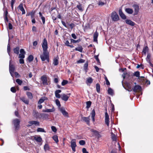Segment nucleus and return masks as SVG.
Instances as JSON below:
<instances>
[{"label": "nucleus", "mask_w": 153, "mask_h": 153, "mask_svg": "<svg viewBox=\"0 0 153 153\" xmlns=\"http://www.w3.org/2000/svg\"><path fill=\"white\" fill-rule=\"evenodd\" d=\"M43 50V55H40V58L42 61L46 60L48 62H49V53L48 51V45L47 40L45 38L42 44Z\"/></svg>", "instance_id": "obj_1"}, {"label": "nucleus", "mask_w": 153, "mask_h": 153, "mask_svg": "<svg viewBox=\"0 0 153 153\" xmlns=\"http://www.w3.org/2000/svg\"><path fill=\"white\" fill-rule=\"evenodd\" d=\"M20 120L18 119H14L12 121V123L14 125L15 131H17L20 128Z\"/></svg>", "instance_id": "obj_2"}, {"label": "nucleus", "mask_w": 153, "mask_h": 153, "mask_svg": "<svg viewBox=\"0 0 153 153\" xmlns=\"http://www.w3.org/2000/svg\"><path fill=\"white\" fill-rule=\"evenodd\" d=\"M111 17L113 22H117L120 20V17L118 14L115 11H113L111 13Z\"/></svg>", "instance_id": "obj_3"}, {"label": "nucleus", "mask_w": 153, "mask_h": 153, "mask_svg": "<svg viewBox=\"0 0 153 153\" xmlns=\"http://www.w3.org/2000/svg\"><path fill=\"white\" fill-rule=\"evenodd\" d=\"M41 79L42 82V83L44 85H48L47 77L46 75H43L41 77Z\"/></svg>", "instance_id": "obj_4"}, {"label": "nucleus", "mask_w": 153, "mask_h": 153, "mask_svg": "<svg viewBox=\"0 0 153 153\" xmlns=\"http://www.w3.org/2000/svg\"><path fill=\"white\" fill-rule=\"evenodd\" d=\"M3 10L4 11V20L5 22H7L8 21V18L7 17V15L8 14L7 9L6 7L5 8L4 7L3 8Z\"/></svg>", "instance_id": "obj_5"}, {"label": "nucleus", "mask_w": 153, "mask_h": 153, "mask_svg": "<svg viewBox=\"0 0 153 153\" xmlns=\"http://www.w3.org/2000/svg\"><path fill=\"white\" fill-rule=\"evenodd\" d=\"M75 139H73L71 142V147L73 151L74 152H75L76 149L75 148L76 146Z\"/></svg>", "instance_id": "obj_6"}, {"label": "nucleus", "mask_w": 153, "mask_h": 153, "mask_svg": "<svg viewBox=\"0 0 153 153\" xmlns=\"http://www.w3.org/2000/svg\"><path fill=\"white\" fill-rule=\"evenodd\" d=\"M90 117L89 116L87 117H81V120L85 122L88 126L90 125Z\"/></svg>", "instance_id": "obj_7"}, {"label": "nucleus", "mask_w": 153, "mask_h": 153, "mask_svg": "<svg viewBox=\"0 0 153 153\" xmlns=\"http://www.w3.org/2000/svg\"><path fill=\"white\" fill-rule=\"evenodd\" d=\"M11 60L10 61L9 72L11 76L12 77H13V75L12 73L14 72L15 71V67L13 65L11 64Z\"/></svg>", "instance_id": "obj_8"}, {"label": "nucleus", "mask_w": 153, "mask_h": 153, "mask_svg": "<svg viewBox=\"0 0 153 153\" xmlns=\"http://www.w3.org/2000/svg\"><path fill=\"white\" fill-rule=\"evenodd\" d=\"M106 112L105 113V123L108 126H109V116L107 112V109H106Z\"/></svg>", "instance_id": "obj_9"}, {"label": "nucleus", "mask_w": 153, "mask_h": 153, "mask_svg": "<svg viewBox=\"0 0 153 153\" xmlns=\"http://www.w3.org/2000/svg\"><path fill=\"white\" fill-rule=\"evenodd\" d=\"M132 90L134 92H137L141 91L142 88L141 86L139 85H135L132 88Z\"/></svg>", "instance_id": "obj_10"}, {"label": "nucleus", "mask_w": 153, "mask_h": 153, "mask_svg": "<svg viewBox=\"0 0 153 153\" xmlns=\"http://www.w3.org/2000/svg\"><path fill=\"white\" fill-rule=\"evenodd\" d=\"M90 130L91 132L94 133V135L97 137V138L99 139L101 137V135L99 134V132L98 131L93 129H91Z\"/></svg>", "instance_id": "obj_11"}, {"label": "nucleus", "mask_w": 153, "mask_h": 153, "mask_svg": "<svg viewBox=\"0 0 153 153\" xmlns=\"http://www.w3.org/2000/svg\"><path fill=\"white\" fill-rule=\"evenodd\" d=\"M133 7L134 9V15H137L139 10V5L134 4L133 5Z\"/></svg>", "instance_id": "obj_12"}, {"label": "nucleus", "mask_w": 153, "mask_h": 153, "mask_svg": "<svg viewBox=\"0 0 153 153\" xmlns=\"http://www.w3.org/2000/svg\"><path fill=\"white\" fill-rule=\"evenodd\" d=\"M60 111L64 116L68 117V113L65 111L64 108L63 107L60 108Z\"/></svg>", "instance_id": "obj_13"}, {"label": "nucleus", "mask_w": 153, "mask_h": 153, "mask_svg": "<svg viewBox=\"0 0 153 153\" xmlns=\"http://www.w3.org/2000/svg\"><path fill=\"white\" fill-rule=\"evenodd\" d=\"M119 14L121 17V18L125 20L126 19V16L122 12V10L121 9H120L119 10Z\"/></svg>", "instance_id": "obj_14"}, {"label": "nucleus", "mask_w": 153, "mask_h": 153, "mask_svg": "<svg viewBox=\"0 0 153 153\" xmlns=\"http://www.w3.org/2000/svg\"><path fill=\"white\" fill-rule=\"evenodd\" d=\"M32 114L33 116L37 119L40 118V114L36 110H33V111Z\"/></svg>", "instance_id": "obj_15"}, {"label": "nucleus", "mask_w": 153, "mask_h": 153, "mask_svg": "<svg viewBox=\"0 0 153 153\" xmlns=\"http://www.w3.org/2000/svg\"><path fill=\"white\" fill-rule=\"evenodd\" d=\"M18 8L19 10L22 12V14H24L25 13V10L23 7V4L22 3H21L18 6Z\"/></svg>", "instance_id": "obj_16"}, {"label": "nucleus", "mask_w": 153, "mask_h": 153, "mask_svg": "<svg viewBox=\"0 0 153 153\" xmlns=\"http://www.w3.org/2000/svg\"><path fill=\"white\" fill-rule=\"evenodd\" d=\"M19 99L20 100L23 102L25 104L28 105L29 103V100H28L26 99L25 97H20Z\"/></svg>", "instance_id": "obj_17"}, {"label": "nucleus", "mask_w": 153, "mask_h": 153, "mask_svg": "<svg viewBox=\"0 0 153 153\" xmlns=\"http://www.w3.org/2000/svg\"><path fill=\"white\" fill-rule=\"evenodd\" d=\"M151 54L149 53H147V57L146 58V59L147 62L149 63L151 65H153L151 63Z\"/></svg>", "instance_id": "obj_18"}, {"label": "nucleus", "mask_w": 153, "mask_h": 153, "mask_svg": "<svg viewBox=\"0 0 153 153\" xmlns=\"http://www.w3.org/2000/svg\"><path fill=\"white\" fill-rule=\"evenodd\" d=\"M29 124L31 125H35V126H40V123L39 121H31L29 122Z\"/></svg>", "instance_id": "obj_19"}, {"label": "nucleus", "mask_w": 153, "mask_h": 153, "mask_svg": "<svg viewBox=\"0 0 153 153\" xmlns=\"http://www.w3.org/2000/svg\"><path fill=\"white\" fill-rule=\"evenodd\" d=\"M59 57L57 56L54 58L53 59V64L55 66L59 64Z\"/></svg>", "instance_id": "obj_20"}, {"label": "nucleus", "mask_w": 153, "mask_h": 153, "mask_svg": "<svg viewBox=\"0 0 153 153\" xmlns=\"http://www.w3.org/2000/svg\"><path fill=\"white\" fill-rule=\"evenodd\" d=\"M98 36V33L97 30L94 33L93 35V40L94 42L97 41V38Z\"/></svg>", "instance_id": "obj_21"}, {"label": "nucleus", "mask_w": 153, "mask_h": 153, "mask_svg": "<svg viewBox=\"0 0 153 153\" xmlns=\"http://www.w3.org/2000/svg\"><path fill=\"white\" fill-rule=\"evenodd\" d=\"M126 24L131 26H134L135 25V23L129 19H126Z\"/></svg>", "instance_id": "obj_22"}, {"label": "nucleus", "mask_w": 153, "mask_h": 153, "mask_svg": "<svg viewBox=\"0 0 153 153\" xmlns=\"http://www.w3.org/2000/svg\"><path fill=\"white\" fill-rule=\"evenodd\" d=\"M95 111L94 109L92 110L91 114V117L92 118V120L93 122L95 121Z\"/></svg>", "instance_id": "obj_23"}, {"label": "nucleus", "mask_w": 153, "mask_h": 153, "mask_svg": "<svg viewBox=\"0 0 153 153\" xmlns=\"http://www.w3.org/2000/svg\"><path fill=\"white\" fill-rule=\"evenodd\" d=\"M61 91L60 90H57L55 92V96L56 98H59L60 97V95L59 94V93L61 92Z\"/></svg>", "instance_id": "obj_24"}, {"label": "nucleus", "mask_w": 153, "mask_h": 153, "mask_svg": "<svg viewBox=\"0 0 153 153\" xmlns=\"http://www.w3.org/2000/svg\"><path fill=\"white\" fill-rule=\"evenodd\" d=\"M55 111V109L53 107L51 109H47L46 110H42V111L44 112H54Z\"/></svg>", "instance_id": "obj_25"}, {"label": "nucleus", "mask_w": 153, "mask_h": 153, "mask_svg": "<svg viewBox=\"0 0 153 153\" xmlns=\"http://www.w3.org/2000/svg\"><path fill=\"white\" fill-rule=\"evenodd\" d=\"M69 98V97L67 95L65 94H63L62 95L61 98L62 100L65 101H66L68 100Z\"/></svg>", "instance_id": "obj_26"}, {"label": "nucleus", "mask_w": 153, "mask_h": 153, "mask_svg": "<svg viewBox=\"0 0 153 153\" xmlns=\"http://www.w3.org/2000/svg\"><path fill=\"white\" fill-rule=\"evenodd\" d=\"M47 99L48 98L46 97H42L39 100L38 102V104H40L42 103H43L44 101L47 100Z\"/></svg>", "instance_id": "obj_27"}, {"label": "nucleus", "mask_w": 153, "mask_h": 153, "mask_svg": "<svg viewBox=\"0 0 153 153\" xmlns=\"http://www.w3.org/2000/svg\"><path fill=\"white\" fill-rule=\"evenodd\" d=\"M34 140H36L37 142L39 143L41 142L42 140V138L40 136L37 137V136H35L34 137Z\"/></svg>", "instance_id": "obj_28"}, {"label": "nucleus", "mask_w": 153, "mask_h": 153, "mask_svg": "<svg viewBox=\"0 0 153 153\" xmlns=\"http://www.w3.org/2000/svg\"><path fill=\"white\" fill-rule=\"evenodd\" d=\"M126 12L129 14H131L133 12V10L130 8H126L125 10Z\"/></svg>", "instance_id": "obj_29"}, {"label": "nucleus", "mask_w": 153, "mask_h": 153, "mask_svg": "<svg viewBox=\"0 0 153 153\" xmlns=\"http://www.w3.org/2000/svg\"><path fill=\"white\" fill-rule=\"evenodd\" d=\"M26 95L28 98L30 100H32L33 98V96L32 93L30 92H26Z\"/></svg>", "instance_id": "obj_30"}, {"label": "nucleus", "mask_w": 153, "mask_h": 153, "mask_svg": "<svg viewBox=\"0 0 153 153\" xmlns=\"http://www.w3.org/2000/svg\"><path fill=\"white\" fill-rule=\"evenodd\" d=\"M149 50V48L148 46H146L144 47L142 51V53L145 55H146L147 51Z\"/></svg>", "instance_id": "obj_31"}, {"label": "nucleus", "mask_w": 153, "mask_h": 153, "mask_svg": "<svg viewBox=\"0 0 153 153\" xmlns=\"http://www.w3.org/2000/svg\"><path fill=\"white\" fill-rule=\"evenodd\" d=\"M111 138L113 141H117V137L115 134L112 132L111 133Z\"/></svg>", "instance_id": "obj_32"}, {"label": "nucleus", "mask_w": 153, "mask_h": 153, "mask_svg": "<svg viewBox=\"0 0 153 153\" xmlns=\"http://www.w3.org/2000/svg\"><path fill=\"white\" fill-rule=\"evenodd\" d=\"M76 7L80 10L82 11L83 10L82 4L79 2V4L76 6Z\"/></svg>", "instance_id": "obj_33"}, {"label": "nucleus", "mask_w": 153, "mask_h": 153, "mask_svg": "<svg viewBox=\"0 0 153 153\" xmlns=\"http://www.w3.org/2000/svg\"><path fill=\"white\" fill-rule=\"evenodd\" d=\"M44 149L45 152L49 150L50 148L49 145L48 144H45L44 146Z\"/></svg>", "instance_id": "obj_34"}, {"label": "nucleus", "mask_w": 153, "mask_h": 153, "mask_svg": "<svg viewBox=\"0 0 153 153\" xmlns=\"http://www.w3.org/2000/svg\"><path fill=\"white\" fill-rule=\"evenodd\" d=\"M19 47L14 48L13 50L14 53L16 54H19Z\"/></svg>", "instance_id": "obj_35"}, {"label": "nucleus", "mask_w": 153, "mask_h": 153, "mask_svg": "<svg viewBox=\"0 0 153 153\" xmlns=\"http://www.w3.org/2000/svg\"><path fill=\"white\" fill-rule=\"evenodd\" d=\"M51 18L53 21H55L56 19V15L55 12L52 13L51 15Z\"/></svg>", "instance_id": "obj_36"}, {"label": "nucleus", "mask_w": 153, "mask_h": 153, "mask_svg": "<svg viewBox=\"0 0 153 153\" xmlns=\"http://www.w3.org/2000/svg\"><path fill=\"white\" fill-rule=\"evenodd\" d=\"M100 85L97 83L96 85V89L97 93H99L100 92Z\"/></svg>", "instance_id": "obj_37"}, {"label": "nucleus", "mask_w": 153, "mask_h": 153, "mask_svg": "<svg viewBox=\"0 0 153 153\" xmlns=\"http://www.w3.org/2000/svg\"><path fill=\"white\" fill-rule=\"evenodd\" d=\"M108 94L113 95L114 94L113 91L111 88H109L108 90Z\"/></svg>", "instance_id": "obj_38"}, {"label": "nucleus", "mask_w": 153, "mask_h": 153, "mask_svg": "<svg viewBox=\"0 0 153 153\" xmlns=\"http://www.w3.org/2000/svg\"><path fill=\"white\" fill-rule=\"evenodd\" d=\"M75 50H76V51H79L80 52H82L83 48L81 46H80L76 48L75 49Z\"/></svg>", "instance_id": "obj_39"}, {"label": "nucleus", "mask_w": 153, "mask_h": 153, "mask_svg": "<svg viewBox=\"0 0 153 153\" xmlns=\"http://www.w3.org/2000/svg\"><path fill=\"white\" fill-rule=\"evenodd\" d=\"M67 25H68V26L69 27V29L71 28V30L73 29V28L75 26V25L73 23H71V24H69V23H68L67 22Z\"/></svg>", "instance_id": "obj_40"}, {"label": "nucleus", "mask_w": 153, "mask_h": 153, "mask_svg": "<svg viewBox=\"0 0 153 153\" xmlns=\"http://www.w3.org/2000/svg\"><path fill=\"white\" fill-rule=\"evenodd\" d=\"M28 61L30 62H32L33 59V56L32 55H30L27 58Z\"/></svg>", "instance_id": "obj_41"}, {"label": "nucleus", "mask_w": 153, "mask_h": 153, "mask_svg": "<svg viewBox=\"0 0 153 153\" xmlns=\"http://www.w3.org/2000/svg\"><path fill=\"white\" fill-rule=\"evenodd\" d=\"M11 51L10 45L9 44H8L7 46V51L9 56L10 55Z\"/></svg>", "instance_id": "obj_42"}, {"label": "nucleus", "mask_w": 153, "mask_h": 153, "mask_svg": "<svg viewBox=\"0 0 153 153\" xmlns=\"http://www.w3.org/2000/svg\"><path fill=\"white\" fill-rule=\"evenodd\" d=\"M92 102L91 101H88L86 102V108H89L91 105Z\"/></svg>", "instance_id": "obj_43"}, {"label": "nucleus", "mask_w": 153, "mask_h": 153, "mask_svg": "<svg viewBox=\"0 0 153 153\" xmlns=\"http://www.w3.org/2000/svg\"><path fill=\"white\" fill-rule=\"evenodd\" d=\"M53 139L57 143L59 141L58 136L56 135H54L52 137Z\"/></svg>", "instance_id": "obj_44"}, {"label": "nucleus", "mask_w": 153, "mask_h": 153, "mask_svg": "<svg viewBox=\"0 0 153 153\" xmlns=\"http://www.w3.org/2000/svg\"><path fill=\"white\" fill-rule=\"evenodd\" d=\"M88 62H86L84 66V69L85 70V72H86L88 69Z\"/></svg>", "instance_id": "obj_45"}, {"label": "nucleus", "mask_w": 153, "mask_h": 153, "mask_svg": "<svg viewBox=\"0 0 153 153\" xmlns=\"http://www.w3.org/2000/svg\"><path fill=\"white\" fill-rule=\"evenodd\" d=\"M69 44V42L68 40H67L65 42V44L66 46L69 47L71 48L74 47L73 45H70Z\"/></svg>", "instance_id": "obj_46"}, {"label": "nucleus", "mask_w": 153, "mask_h": 153, "mask_svg": "<svg viewBox=\"0 0 153 153\" xmlns=\"http://www.w3.org/2000/svg\"><path fill=\"white\" fill-rule=\"evenodd\" d=\"M93 79L91 77H89L87 79V80L86 81V83H91L93 82Z\"/></svg>", "instance_id": "obj_47"}, {"label": "nucleus", "mask_w": 153, "mask_h": 153, "mask_svg": "<svg viewBox=\"0 0 153 153\" xmlns=\"http://www.w3.org/2000/svg\"><path fill=\"white\" fill-rule=\"evenodd\" d=\"M71 43H78L79 42L81 41V40L80 39H78L77 40H75L73 39H71Z\"/></svg>", "instance_id": "obj_48"}, {"label": "nucleus", "mask_w": 153, "mask_h": 153, "mask_svg": "<svg viewBox=\"0 0 153 153\" xmlns=\"http://www.w3.org/2000/svg\"><path fill=\"white\" fill-rule=\"evenodd\" d=\"M90 29V25L89 23H87L84 26L85 30H88Z\"/></svg>", "instance_id": "obj_49"}, {"label": "nucleus", "mask_w": 153, "mask_h": 153, "mask_svg": "<svg viewBox=\"0 0 153 153\" xmlns=\"http://www.w3.org/2000/svg\"><path fill=\"white\" fill-rule=\"evenodd\" d=\"M37 131L38 132H46V131L43 128H38L37 129Z\"/></svg>", "instance_id": "obj_50"}, {"label": "nucleus", "mask_w": 153, "mask_h": 153, "mask_svg": "<svg viewBox=\"0 0 153 153\" xmlns=\"http://www.w3.org/2000/svg\"><path fill=\"white\" fill-rule=\"evenodd\" d=\"M68 83V81L67 80H63L61 84L62 86H64Z\"/></svg>", "instance_id": "obj_51"}, {"label": "nucleus", "mask_w": 153, "mask_h": 153, "mask_svg": "<svg viewBox=\"0 0 153 153\" xmlns=\"http://www.w3.org/2000/svg\"><path fill=\"white\" fill-rule=\"evenodd\" d=\"M42 116L43 118L47 119L48 118L49 115L47 114H42Z\"/></svg>", "instance_id": "obj_52"}, {"label": "nucleus", "mask_w": 153, "mask_h": 153, "mask_svg": "<svg viewBox=\"0 0 153 153\" xmlns=\"http://www.w3.org/2000/svg\"><path fill=\"white\" fill-rule=\"evenodd\" d=\"M16 82L19 85H21L22 83V81L19 79H17Z\"/></svg>", "instance_id": "obj_53"}, {"label": "nucleus", "mask_w": 153, "mask_h": 153, "mask_svg": "<svg viewBox=\"0 0 153 153\" xmlns=\"http://www.w3.org/2000/svg\"><path fill=\"white\" fill-rule=\"evenodd\" d=\"M127 87L128 88V91H131L133 90L132 88L131 89V87L130 84H128L126 85Z\"/></svg>", "instance_id": "obj_54"}, {"label": "nucleus", "mask_w": 153, "mask_h": 153, "mask_svg": "<svg viewBox=\"0 0 153 153\" xmlns=\"http://www.w3.org/2000/svg\"><path fill=\"white\" fill-rule=\"evenodd\" d=\"M55 102L56 105L58 106L59 107H61V104L60 102L58 99H56L55 100Z\"/></svg>", "instance_id": "obj_55"}, {"label": "nucleus", "mask_w": 153, "mask_h": 153, "mask_svg": "<svg viewBox=\"0 0 153 153\" xmlns=\"http://www.w3.org/2000/svg\"><path fill=\"white\" fill-rule=\"evenodd\" d=\"M30 14H31L30 16L31 19H33L34 18V16L35 13V11L33 10L32 11L30 12Z\"/></svg>", "instance_id": "obj_56"}, {"label": "nucleus", "mask_w": 153, "mask_h": 153, "mask_svg": "<svg viewBox=\"0 0 153 153\" xmlns=\"http://www.w3.org/2000/svg\"><path fill=\"white\" fill-rule=\"evenodd\" d=\"M138 79L142 81V82L145 81V79L144 76H139Z\"/></svg>", "instance_id": "obj_57"}, {"label": "nucleus", "mask_w": 153, "mask_h": 153, "mask_svg": "<svg viewBox=\"0 0 153 153\" xmlns=\"http://www.w3.org/2000/svg\"><path fill=\"white\" fill-rule=\"evenodd\" d=\"M10 91L13 93H15L16 91V90L15 88L14 87H12L11 88Z\"/></svg>", "instance_id": "obj_58"}, {"label": "nucleus", "mask_w": 153, "mask_h": 153, "mask_svg": "<svg viewBox=\"0 0 153 153\" xmlns=\"http://www.w3.org/2000/svg\"><path fill=\"white\" fill-rule=\"evenodd\" d=\"M85 62V60L82 59H80L79 60L77 61V63H84Z\"/></svg>", "instance_id": "obj_59"}, {"label": "nucleus", "mask_w": 153, "mask_h": 153, "mask_svg": "<svg viewBox=\"0 0 153 153\" xmlns=\"http://www.w3.org/2000/svg\"><path fill=\"white\" fill-rule=\"evenodd\" d=\"M79 144L80 145L83 146L85 144V142L84 140H81L79 141Z\"/></svg>", "instance_id": "obj_60"}, {"label": "nucleus", "mask_w": 153, "mask_h": 153, "mask_svg": "<svg viewBox=\"0 0 153 153\" xmlns=\"http://www.w3.org/2000/svg\"><path fill=\"white\" fill-rule=\"evenodd\" d=\"M61 22H62V24L63 25L64 27H66L68 29H69V27L68 26L66 25L65 23L64 22V21H61Z\"/></svg>", "instance_id": "obj_61"}, {"label": "nucleus", "mask_w": 153, "mask_h": 153, "mask_svg": "<svg viewBox=\"0 0 153 153\" xmlns=\"http://www.w3.org/2000/svg\"><path fill=\"white\" fill-rule=\"evenodd\" d=\"M140 74V72L138 71H137L134 72V75L137 77H138Z\"/></svg>", "instance_id": "obj_62"}, {"label": "nucleus", "mask_w": 153, "mask_h": 153, "mask_svg": "<svg viewBox=\"0 0 153 153\" xmlns=\"http://www.w3.org/2000/svg\"><path fill=\"white\" fill-rule=\"evenodd\" d=\"M51 128L52 131L54 132H56L57 131V129L55 126H52L51 127Z\"/></svg>", "instance_id": "obj_63"}, {"label": "nucleus", "mask_w": 153, "mask_h": 153, "mask_svg": "<svg viewBox=\"0 0 153 153\" xmlns=\"http://www.w3.org/2000/svg\"><path fill=\"white\" fill-rule=\"evenodd\" d=\"M94 58L96 60L97 62L98 63L100 64V60L98 58V56L96 55L94 56Z\"/></svg>", "instance_id": "obj_64"}]
</instances>
